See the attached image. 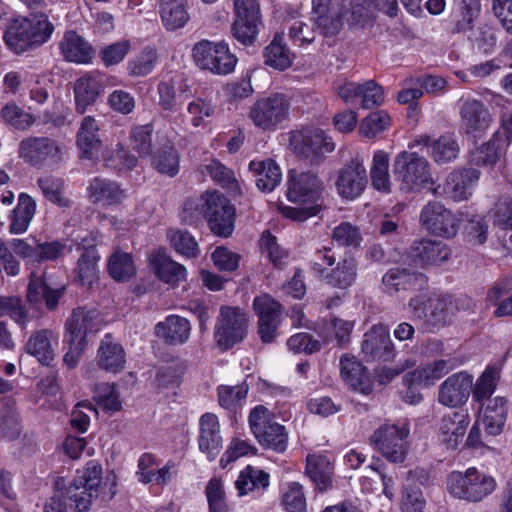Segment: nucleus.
<instances>
[{
    "mask_svg": "<svg viewBox=\"0 0 512 512\" xmlns=\"http://www.w3.org/2000/svg\"><path fill=\"white\" fill-rule=\"evenodd\" d=\"M101 474V466L91 462L84 470L77 471L69 486H61L62 480H57L53 495L44 503L43 512H68L66 499L71 501L76 512L88 511L98 496Z\"/></svg>",
    "mask_w": 512,
    "mask_h": 512,
    "instance_id": "f257e3e1",
    "label": "nucleus"
},
{
    "mask_svg": "<svg viewBox=\"0 0 512 512\" xmlns=\"http://www.w3.org/2000/svg\"><path fill=\"white\" fill-rule=\"evenodd\" d=\"M53 31L54 25L46 14L32 13L13 20L4 33V40L11 50L21 54L47 42Z\"/></svg>",
    "mask_w": 512,
    "mask_h": 512,
    "instance_id": "f03ea898",
    "label": "nucleus"
},
{
    "mask_svg": "<svg viewBox=\"0 0 512 512\" xmlns=\"http://www.w3.org/2000/svg\"><path fill=\"white\" fill-rule=\"evenodd\" d=\"M407 307L412 318L422 321L424 328L432 332L448 325L457 311L454 298L440 293L416 294L408 300Z\"/></svg>",
    "mask_w": 512,
    "mask_h": 512,
    "instance_id": "7ed1b4c3",
    "label": "nucleus"
},
{
    "mask_svg": "<svg viewBox=\"0 0 512 512\" xmlns=\"http://www.w3.org/2000/svg\"><path fill=\"white\" fill-rule=\"evenodd\" d=\"M393 174L403 193L419 192L433 184L427 159L416 152L402 151L393 160Z\"/></svg>",
    "mask_w": 512,
    "mask_h": 512,
    "instance_id": "20e7f679",
    "label": "nucleus"
},
{
    "mask_svg": "<svg viewBox=\"0 0 512 512\" xmlns=\"http://www.w3.org/2000/svg\"><path fill=\"white\" fill-rule=\"evenodd\" d=\"M495 488V479L476 468H468L464 473L454 471L447 480L448 492L453 497L473 503L483 500Z\"/></svg>",
    "mask_w": 512,
    "mask_h": 512,
    "instance_id": "39448f33",
    "label": "nucleus"
},
{
    "mask_svg": "<svg viewBox=\"0 0 512 512\" xmlns=\"http://www.w3.org/2000/svg\"><path fill=\"white\" fill-rule=\"evenodd\" d=\"M192 57L199 69L216 75L232 73L238 62L237 57L230 52L228 44L224 41H198L192 47Z\"/></svg>",
    "mask_w": 512,
    "mask_h": 512,
    "instance_id": "423d86ee",
    "label": "nucleus"
},
{
    "mask_svg": "<svg viewBox=\"0 0 512 512\" xmlns=\"http://www.w3.org/2000/svg\"><path fill=\"white\" fill-rule=\"evenodd\" d=\"M409 434L410 429L406 421L385 422L374 431L372 441L388 461L401 463L407 454Z\"/></svg>",
    "mask_w": 512,
    "mask_h": 512,
    "instance_id": "0eeeda50",
    "label": "nucleus"
},
{
    "mask_svg": "<svg viewBox=\"0 0 512 512\" xmlns=\"http://www.w3.org/2000/svg\"><path fill=\"white\" fill-rule=\"evenodd\" d=\"M249 424L254 436L263 447L280 453L286 450L288 444L286 429L271 418L266 407L256 406L250 412Z\"/></svg>",
    "mask_w": 512,
    "mask_h": 512,
    "instance_id": "6e6552de",
    "label": "nucleus"
},
{
    "mask_svg": "<svg viewBox=\"0 0 512 512\" xmlns=\"http://www.w3.org/2000/svg\"><path fill=\"white\" fill-rule=\"evenodd\" d=\"M292 150L310 165H318L334 150V143L318 128H304L290 136Z\"/></svg>",
    "mask_w": 512,
    "mask_h": 512,
    "instance_id": "1a4fd4ad",
    "label": "nucleus"
},
{
    "mask_svg": "<svg viewBox=\"0 0 512 512\" xmlns=\"http://www.w3.org/2000/svg\"><path fill=\"white\" fill-rule=\"evenodd\" d=\"M287 198L296 204H319L324 207V183L314 172L290 170L287 178Z\"/></svg>",
    "mask_w": 512,
    "mask_h": 512,
    "instance_id": "9d476101",
    "label": "nucleus"
},
{
    "mask_svg": "<svg viewBox=\"0 0 512 512\" xmlns=\"http://www.w3.org/2000/svg\"><path fill=\"white\" fill-rule=\"evenodd\" d=\"M248 318L238 307L222 306L215 325L217 345L227 350L247 336Z\"/></svg>",
    "mask_w": 512,
    "mask_h": 512,
    "instance_id": "9b49d317",
    "label": "nucleus"
},
{
    "mask_svg": "<svg viewBox=\"0 0 512 512\" xmlns=\"http://www.w3.org/2000/svg\"><path fill=\"white\" fill-rule=\"evenodd\" d=\"M289 108V100L284 94L272 93L256 100L249 109L248 117L256 127L272 130L287 118Z\"/></svg>",
    "mask_w": 512,
    "mask_h": 512,
    "instance_id": "f8f14e48",
    "label": "nucleus"
},
{
    "mask_svg": "<svg viewBox=\"0 0 512 512\" xmlns=\"http://www.w3.org/2000/svg\"><path fill=\"white\" fill-rule=\"evenodd\" d=\"M257 315V334L264 344H271L279 337L283 320V306L269 294H262L253 300Z\"/></svg>",
    "mask_w": 512,
    "mask_h": 512,
    "instance_id": "ddd939ff",
    "label": "nucleus"
},
{
    "mask_svg": "<svg viewBox=\"0 0 512 512\" xmlns=\"http://www.w3.org/2000/svg\"><path fill=\"white\" fill-rule=\"evenodd\" d=\"M235 19L231 25L233 37L243 45H252L258 35L261 24L260 4L258 0H232Z\"/></svg>",
    "mask_w": 512,
    "mask_h": 512,
    "instance_id": "4468645a",
    "label": "nucleus"
},
{
    "mask_svg": "<svg viewBox=\"0 0 512 512\" xmlns=\"http://www.w3.org/2000/svg\"><path fill=\"white\" fill-rule=\"evenodd\" d=\"M19 156L34 167H50L62 160V149L49 137H27L19 144Z\"/></svg>",
    "mask_w": 512,
    "mask_h": 512,
    "instance_id": "2eb2a0df",
    "label": "nucleus"
},
{
    "mask_svg": "<svg viewBox=\"0 0 512 512\" xmlns=\"http://www.w3.org/2000/svg\"><path fill=\"white\" fill-rule=\"evenodd\" d=\"M206 203L205 220L210 231L222 238L231 236L236 217L234 205L219 191H211L210 199Z\"/></svg>",
    "mask_w": 512,
    "mask_h": 512,
    "instance_id": "dca6fc26",
    "label": "nucleus"
},
{
    "mask_svg": "<svg viewBox=\"0 0 512 512\" xmlns=\"http://www.w3.org/2000/svg\"><path fill=\"white\" fill-rule=\"evenodd\" d=\"M104 324V319L97 308L79 306L73 309L66 319L63 337L87 344L88 337L97 334Z\"/></svg>",
    "mask_w": 512,
    "mask_h": 512,
    "instance_id": "f3484780",
    "label": "nucleus"
},
{
    "mask_svg": "<svg viewBox=\"0 0 512 512\" xmlns=\"http://www.w3.org/2000/svg\"><path fill=\"white\" fill-rule=\"evenodd\" d=\"M345 0H312V19L323 36H334L344 24Z\"/></svg>",
    "mask_w": 512,
    "mask_h": 512,
    "instance_id": "a211bd4d",
    "label": "nucleus"
},
{
    "mask_svg": "<svg viewBox=\"0 0 512 512\" xmlns=\"http://www.w3.org/2000/svg\"><path fill=\"white\" fill-rule=\"evenodd\" d=\"M367 183L368 175L364 159L356 155L339 170L335 186L342 198L355 199L363 193Z\"/></svg>",
    "mask_w": 512,
    "mask_h": 512,
    "instance_id": "6ab92c4d",
    "label": "nucleus"
},
{
    "mask_svg": "<svg viewBox=\"0 0 512 512\" xmlns=\"http://www.w3.org/2000/svg\"><path fill=\"white\" fill-rule=\"evenodd\" d=\"M460 131L474 139L484 135L493 119L485 104L477 99H466L460 110Z\"/></svg>",
    "mask_w": 512,
    "mask_h": 512,
    "instance_id": "aec40b11",
    "label": "nucleus"
},
{
    "mask_svg": "<svg viewBox=\"0 0 512 512\" xmlns=\"http://www.w3.org/2000/svg\"><path fill=\"white\" fill-rule=\"evenodd\" d=\"M422 225L430 233L442 237H453L458 229V221L452 212L440 202H429L420 214Z\"/></svg>",
    "mask_w": 512,
    "mask_h": 512,
    "instance_id": "412c9836",
    "label": "nucleus"
},
{
    "mask_svg": "<svg viewBox=\"0 0 512 512\" xmlns=\"http://www.w3.org/2000/svg\"><path fill=\"white\" fill-rule=\"evenodd\" d=\"M480 178V171L475 168H462L452 171L445 183L433 189L434 194H445L454 201L467 200L472 188Z\"/></svg>",
    "mask_w": 512,
    "mask_h": 512,
    "instance_id": "4be33fe9",
    "label": "nucleus"
},
{
    "mask_svg": "<svg viewBox=\"0 0 512 512\" xmlns=\"http://www.w3.org/2000/svg\"><path fill=\"white\" fill-rule=\"evenodd\" d=\"M473 389V376L465 371L449 376L438 389L440 404L455 408L465 404Z\"/></svg>",
    "mask_w": 512,
    "mask_h": 512,
    "instance_id": "5701e85b",
    "label": "nucleus"
},
{
    "mask_svg": "<svg viewBox=\"0 0 512 512\" xmlns=\"http://www.w3.org/2000/svg\"><path fill=\"white\" fill-rule=\"evenodd\" d=\"M427 281L423 273L393 267L382 276L381 289L385 294L393 296L400 291L422 290L426 287Z\"/></svg>",
    "mask_w": 512,
    "mask_h": 512,
    "instance_id": "b1692460",
    "label": "nucleus"
},
{
    "mask_svg": "<svg viewBox=\"0 0 512 512\" xmlns=\"http://www.w3.org/2000/svg\"><path fill=\"white\" fill-rule=\"evenodd\" d=\"M361 350L366 360H392L395 352L389 329L382 324L373 325L364 334Z\"/></svg>",
    "mask_w": 512,
    "mask_h": 512,
    "instance_id": "393cba45",
    "label": "nucleus"
},
{
    "mask_svg": "<svg viewBox=\"0 0 512 512\" xmlns=\"http://www.w3.org/2000/svg\"><path fill=\"white\" fill-rule=\"evenodd\" d=\"M105 80V75L99 72L88 73L76 80L74 84V97L78 113H85L89 106L96 103L104 90Z\"/></svg>",
    "mask_w": 512,
    "mask_h": 512,
    "instance_id": "a878e982",
    "label": "nucleus"
},
{
    "mask_svg": "<svg viewBox=\"0 0 512 512\" xmlns=\"http://www.w3.org/2000/svg\"><path fill=\"white\" fill-rule=\"evenodd\" d=\"M450 254L451 250L444 242L430 239L414 241L409 252L412 262L420 267L440 265Z\"/></svg>",
    "mask_w": 512,
    "mask_h": 512,
    "instance_id": "bb28decb",
    "label": "nucleus"
},
{
    "mask_svg": "<svg viewBox=\"0 0 512 512\" xmlns=\"http://www.w3.org/2000/svg\"><path fill=\"white\" fill-rule=\"evenodd\" d=\"M470 417L462 411L444 415L439 422V439L447 449H456L467 432Z\"/></svg>",
    "mask_w": 512,
    "mask_h": 512,
    "instance_id": "cd10ccee",
    "label": "nucleus"
},
{
    "mask_svg": "<svg viewBox=\"0 0 512 512\" xmlns=\"http://www.w3.org/2000/svg\"><path fill=\"white\" fill-rule=\"evenodd\" d=\"M199 426V449L207 455L208 460L212 461L219 455L222 448L218 418L215 414L206 413L200 417Z\"/></svg>",
    "mask_w": 512,
    "mask_h": 512,
    "instance_id": "c85d7f7f",
    "label": "nucleus"
},
{
    "mask_svg": "<svg viewBox=\"0 0 512 512\" xmlns=\"http://www.w3.org/2000/svg\"><path fill=\"white\" fill-rule=\"evenodd\" d=\"M340 374L352 390L364 395L372 392V382L367 369L354 357L343 356L341 358Z\"/></svg>",
    "mask_w": 512,
    "mask_h": 512,
    "instance_id": "c756f323",
    "label": "nucleus"
},
{
    "mask_svg": "<svg viewBox=\"0 0 512 512\" xmlns=\"http://www.w3.org/2000/svg\"><path fill=\"white\" fill-rule=\"evenodd\" d=\"M57 337L51 329L34 331L25 344V351L36 357L43 365H49L55 358Z\"/></svg>",
    "mask_w": 512,
    "mask_h": 512,
    "instance_id": "7c9ffc66",
    "label": "nucleus"
},
{
    "mask_svg": "<svg viewBox=\"0 0 512 512\" xmlns=\"http://www.w3.org/2000/svg\"><path fill=\"white\" fill-rule=\"evenodd\" d=\"M97 366L110 373L122 371L126 363V355L123 347L114 342L110 334H106L101 340L96 356Z\"/></svg>",
    "mask_w": 512,
    "mask_h": 512,
    "instance_id": "2f4dec72",
    "label": "nucleus"
},
{
    "mask_svg": "<svg viewBox=\"0 0 512 512\" xmlns=\"http://www.w3.org/2000/svg\"><path fill=\"white\" fill-rule=\"evenodd\" d=\"M99 131L97 121L92 116L82 119L76 140L81 158L92 160L98 155L102 146Z\"/></svg>",
    "mask_w": 512,
    "mask_h": 512,
    "instance_id": "473e14b6",
    "label": "nucleus"
},
{
    "mask_svg": "<svg viewBox=\"0 0 512 512\" xmlns=\"http://www.w3.org/2000/svg\"><path fill=\"white\" fill-rule=\"evenodd\" d=\"M190 331L189 321L177 315H170L155 326L156 335L171 345L185 343L190 337Z\"/></svg>",
    "mask_w": 512,
    "mask_h": 512,
    "instance_id": "72a5a7b5",
    "label": "nucleus"
},
{
    "mask_svg": "<svg viewBox=\"0 0 512 512\" xmlns=\"http://www.w3.org/2000/svg\"><path fill=\"white\" fill-rule=\"evenodd\" d=\"M89 197L93 203L110 206L121 203L126 198V192L116 182L96 177L90 183Z\"/></svg>",
    "mask_w": 512,
    "mask_h": 512,
    "instance_id": "f704fd0d",
    "label": "nucleus"
},
{
    "mask_svg": "<svg viewBox=\"0 0 512 512\" xmlns=\"http://www.w3.org/2000/svg\"><path fill=\"white\" fill-rule=\"evenodd\" d=\"M457 366L458 361L452 357L435 360L426 366L410 371L408 380L412 383H424V386H430Z\"/></svg>",
    "mask_w": 512,
    "mask_h": 512,
    "instance_id": "c9c22d12",
    "label": "nucleus"
},
{
    "mask_svg": "<svg viewBox=\"0 0 512 512\" xmlns=\"http://www.w3.org/2000/svg\"><path fill=\"white\" fill-rule=\"evenodd\" d=\"M508 407L504 397L490 399L483 414L482 425L485 432L497 436L503 432L507 419Z\"/></svg>",
    "mask_w": 512,
    "mask_h": 512,
    "instance_id": "e433bc0d",
    "label": "nucleus"
},
{
    "mask_svg": "<svg viewBox=\"0 0 512 512\" xmlns=\"http://www.w3.org/2000/svg\"><path fill=\"white\" fill-rule=\"evenodd\" d=\"M264 64L275 70L288 69L294 60V54L286 47L283 33H277L271 43L263 50Z\"/></svg>",
    "mask_w": 512,
    "mask_h": 512,
    "instance_id": "4c0bfd02",
    "label": "nucleus"
},
{
    "mask_svg": "<svg viewBox=\"0 0 512 512\" xmlns=\"http://www.w3.org/2000/svg\"><path fill=\"white\" fill-rule=\"evenodd\" d=\"M61 53L70 62L88 63L93 56L92 47L74 31L65 33L60 42Z\"/></svg>",
    "mask_w": 512,
    "mask_h": 512,
    "instance_id": "58836bf2",
    "label": "nucleus"
},
{
    "mask_svg": "<svg viewBox=\"0 0 512 512\" xmlns=\"http://www.w3.org/2000/svg\"><path fill=\"white\" fill-rule=\"evenodd\" d=\"M35 211V200L30 195L21 193L18 197L17 206L10 213L9 232L11 234L24 233L28 229Z\"/></svg>",
    "mask_w": 512,
    "mask_h": 512,
    "instance_id": "ea45409f",
    "label": "nucleus"
},
{
    "mask_svg": "<svg viewBox=\"0 0 512 512\" xmlns=\"http://www.w3.org/2000/svg\"><path fill=\"white\" fill-rule=\"evenodd\" d=\"M250 171L257 176L256 186L262 192H271L280 183L282 173L279 166L272 159L251 161Z\"/></svg>",
    "mask_w": 512,
    "mask_h": 512,
    "instance_id": "a19ab883",
    "label": "nucleus"
},
{
    "mask_svg": "<svg viewBox=\"0 0 512 512\" xmlns=\"http://www.w3.org/2000/svg\"><path fill=\"white\" fill-rule=\"evenodd\" d=\"M37 186L46 200L62 209L72 207L73 201L65 195V181L48 174L37 179Z\"/></svg>",
    "mask_w": 512,
    "mask_h": 512,
    "instance_id": "79ce46f5",
    "label": "nucleus"
},
{
    "mask_svg": "<svg viewBox=\"0 0 512 512\" xmlns=\"http://www.w3.org/2000/svg\"><path fill=\"white\" fill-rule=\"evenodd\" d=\"M160 18L167 30L182 28L189 20L186 0H159Z\"/></svg>",
    "mask_w": 512,
    "mask_h": 512,
    "instance_id": "37998d69",
    "label": "nucleus"
},
{
    "mask_svg": "<svg viewBox=\"0 0 512 512\" xmlns=\"http://www.w3.org/2000/svg\"><path fill=\"white\" fill-rule=\"evenodd\" d=\"M151 265L157 277L169 284H175L186 277V269L163 252H157L151 257Z\"/></svg>",
    "mask_w": 512,
    "mask_h": 512,
    "instance_id": "c03bdc74",
    "label": "nucleus"
},
{
    "mask_svg": "<svg viewBox=\"0 0 512 512\" xmlns=\"http://www.w3.org/2000/svg\"><path fill=\"white\" fill-rule=\"evenodd\" d=\"M0 430L7 440H15L21 433V424L16 401L11 397H3L0 403Z\"/></svg>",
    "mask_w": 512,
    "mask_h": 512,
    "instance_id": "a18cd8bd",
    "label": "nucleus"
},
{
    "mask_svg": "<svg viewBox=\"0 0 512 512\" xmlns=\"http://www.w3.org/2000/svg\"><path fill=\"white\" fill-rule=\"evenodd\" d=\"M481 11L479 0H461L455 19L449 25V33L461 34L471 31Z\"/></svg>",
    "mask_w": 512,
    "mask_h": 512,
    "instance_id": "49530a36",
    "label": "nucleus"
},
{
    "mask_svg": "<svg viewBox=\"0 0 512 512\" xmlns=\"http://www.w3.org/2000/svg\"><path fill=\"white\" fill-rule=\"evenodd\" d=\"M389 161V154L383 150H377L373 155L370 168L371 184L375 190L382 193L391 192Z\"/></svg>",
    "mask_w": 512,
    "mask_h": 512,
    "instance_id": "de8ad7c7",
    "label": "nucleus"
},
{
    "mask_svg": "<svg viewBox=\"0 0 512 512\" xmlns=\"http://www.w3.org/2000/svg\"><path fill=\"white\" fill-rule=\"evenodd\" d=\"M306 474L320 491L326 490L332 483L333 467L325 456H307Z\"/></svg>",
    "mask_w": 512,
    "mask_h": 512,
    "instance_id": "09e8293b",
    "label": "nucleus"
},
{
    "mask_svg": "<svg viewBox=\"0 0 512 512\" xmlns=\"http://www.w3.org/2000/svg\"><path fill=\"white\" fill-rule=\"evenodd\" d=\"M502 138L495 133L492 138L475 148L470 155V162L475 166L492 167L502 157Z\"/></svg>",
    "mask_w": 512,
    "mask_h": 512,
    "instance_id": "8fccbe9b",
    "label": "nucleus"
},
{
    "mask_svg": "<svg viewBox=\"0 0 512 512\" xmlns=\"http://www.w3.org/2000/svg\"><path fill=\"white\" fill-rule=\"evenodd\" d=\"M357 272L358 263L356 259L352 256L345 257L326 276L327 282L333 287L347 289L355 283Z\"/></svg>",
    "mask_w": 512,
    "mask_h": 512,
    "instance_id": "3c124183",
    "label": "nucleus"
},
{
    "mask_svg": "<svg viewBox=\"0 0 512 512\" xmlns=\"http://www.w3.org/2000/svg\"><path fill=\"white\" fill-rule=\"evenodd\" d=\"M269 486V474L250 465L245 467L235 481L239 496L246 495L255 489H266Z\"/></svg>",
    "mask_w": 512,
    "mask_h": 512,
    "instance_id": "603ef678",
    "label": "nucleus"
},
{
    "mask_svg": "<svg viewBox=\"0 0 512 512\" xmlns=\"http://www.w3.org/2000/svg\"><path fill=\"white\" fill-rule=\"evenodd\" d=\"M431 150V157L437 164H446L458 157L459 145L453 135H442L426 144Z\"/></svg>",
    "mask_w": 512,
    "mask_h": 512,
    "instance_id": "864d4df0",
    "label": "nucleus"
},
{
    "mask_svg": "<svg viewBox=\"0 0 512 512\" xmlns=\"http://www.w3.org/2000/svg\"><path fill=\"white\" fill-rule=\"evenodd\" d=\"M99 256L95 246L84 249L77 261L76 272L82 285L91 286L97 278V262Z\"/></svg>",
    "mask_w": 512,
    "mask_h": 512,
    "instance_id": "5fc2aeb1",
    "label": "nucleus"
},
{
    "mask_svg": "<svg viewBox=\"0 0 512 512\" xmlns=\"http://www.w3.org/2000/svg\"><path fill=\"white\" fill-rule=\"evenodd\" d=\"M152 166L161 174L174 177L179 171L178 151L170 144H165L152 157Z\"/></svg>",
    "mask_w": 512,
    "mask_h": 512,
    "instance_id": "6e6d98bb",
    "label": "nucleus"
},
{
    "mask_svg": "<svg viewBox=\"0 0 512 512\" xmlns=\"http://www.w3.org/2000/svg\"><path fill=\"white\" fill-rule=\"evenodd\" d=\"M211 191L202 193L199 197L188 198L181 209L180 218L187 225H196L205 219L207 201L210 199Z\"/></svg>",
    "mask_w": 512,
    "mask_h": 512,
    "instance_id": "4d7b16f0",
    "label": "nucleus"
},
{
    "mask_svg": "<svg viewBox=\"0 0 512 512\" xmlns=\"http://www.w3.org/2000/svg\"><path fill=\"white\" fill-rule=\"evenodd\" d=\"M500 380V370L495 366H488L476 381L471 392L477 402L489 399L495 391Z\"/></svg>",
    "mask_w": 512,
    "mask_h": 512,
    "instance_id": "13d9d810",
    "label": "nucleus"
},
{
    "mask_svg": "<svg viewBox=\"0 0 512 512\" xmlns=\"http://www.w3.org/2000/svg\"><path fill=\"white\" fill-rule=\"evenodd\" d=\"M187 112L193 127H205L207 121L215 115L216 106L211 100L196 97L188 103Z\"/></svg>",
    "mask_w": 512,
    "mask_h": 512,
    "instance_id": "bf43d9fd",
    "label": "nucleus"
},
{
    "mask_svg": "<svg viewBox=\"0 0 512 512\" xmlns=\"http://www.w3.org/2000/svg\"><path fill=\"white\" fill-rule=\"evenodd\" d=\"M0 116L6 124L22 131L30 128L35 121L31 114L25 112L15 103H7L4 105L0 111Z\"/></svg>",
    "mask_w": 512,
    "mask_h": 512,
    "instance_id": "052dcab7",
    "label": "nucleus"
},
{
    "mask_svg": "<svg viewBox=\"0 0 512 512\" xmlns=\"http://www.w3.org/2000/svg\"><path fill=\"white\" fill-rule=\"evenodd\" d=\"M108 270L115 280H128L135 274V266L131 255L128 253H114L109 259Z\"/></svg>",
    "mask_w": 512,
    "mask_h": 512,
    "instance_id": "680f3d73",
    "label": "nucleus"
},
{
    "mask_svg": "<svg viewBox=\"0 0 512 512\" xmlns=\"http://www.w3.org/2000/svg\"><path fill=\"white\" fill-rule=\"evenodd\" d=\"M93 399L106 412H116L121 409L119 395L113 385L106 383L96 386Z\"/></svg>",
    "mask_w": 512,
    "mask_h": 512,
    "instance_id": "e2e57ef3",
    "label": "nucleus"
},
{
    "mask_svg": "<svg viewBox=\"0 0 512 512\" xmlns=\"http://www.w3.org/2000/svg\"><path fill=\"white\" fill-rule=\"evenodd\" d=\"M152 134L153 128L148 124L136 126L131 130V146L133 150L137 151L141 157L151 156Z\"/></svg>",
    "mask_w": 512,
    "mask_h": 512,
    "instance_id": "0e129e2a",
    "label": "nucleus"
},
{
    "mask_svg": "<svg viewBox=\"0 0 512 512\" xmlns=\"http://www.w3.org/2000/svg\"><path fill=\"white\" fill-rule=\"evenodd\" d=\"M260 247L275 267L281 269L286 263L288 252L278 244L276 237L268 231L262 234Z\"/></svg>",
    "mask_w": 512,
    "mask_h": 512,
    "instance_id": "69168bd1",
    "label": "nucleus"
},
{
    "mask_svg": "<svg viewBox=\"0 0 512 512\" xmlns=\"http://www.w3.org/2000/svg\"><path fill=\"white\" fill-rule=\"evenodd\" d=\"M209 512H228L223 483L218 478H212L205 488Z\"/></svg>",
    "mask_w": 512,
    "mask_h": 512,
    "instance_id": "338daca9",
    "label": "nucleus"
},
{
    "mask_svg": "<svg viewBox=\"0 0 512 512\" xmlns=\"http://www.w3.org/2000/svg\"><path fill=\"white\" fill-rule=\"evenodd\" d=\"M332 239L340 246L357 248L362 241V235L357 226L342 222L332 231Z\"/></svg>",
    "mask_w": 512,
    "mask_h": 512,
    "instance_id": "774afa93",
    "label": "nucleus"
}]
</instances>
